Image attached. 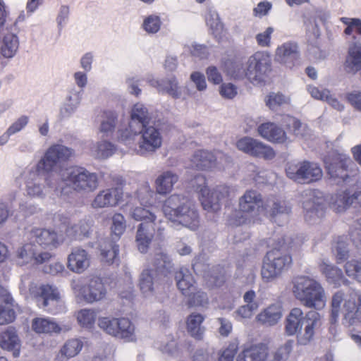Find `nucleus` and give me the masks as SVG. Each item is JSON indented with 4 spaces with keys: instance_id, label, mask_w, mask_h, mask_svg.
<instances>
[{
    "instance_id": "obj_29",
    "label": "nucleus",
    "mask_w": 361,
    "mask_h": 361,
    "mask_svg": "<svg viewBox=\"0 0 361 361\" xmlns=\"http://www.w3.org/2000/svg\"><path fill=\"white\" fill-rule=\"evenodd\" d=\"M29 239L44 247H56L59 244V235L54 231L35 228L29 234Z\"/></svg>"
},
{
    "instance_id": "obj_58",
    "label": "nucleus",
    "mask_w": 361,
    "mask_h": 361,
    "mask_svg": "<svg viewBox=\"0 0 361 361\" xmlns=\"http://www.w3.org/2000/svg\"><path fill=\"white\" fill-rule=\"evenodd\" d=\"M188 305L189 307H205L209 303V299L206 293L197 290L189 293Z\"/></svg>"
},
{
    "instance_id": "obj_63",
    "label": "nucleus",
    "mask_w": 361,
    "mask_h": 361,
    "mask_svg": "<svg viewBox=\"0 0 361 361\" xmlns=\"http://www.w3.org/2000/svg\"><path fill=\"white\" fill-rule=\"evenodd\" d=\"M29 117L25 115H23L17 118L8 128V133L12 135L21 131L28 123Z\"/></svg>"
},
{
    "instance_id": "obj_5",
    "label": "nucleus",
    "mask_w": 361,
    "mask_h": 361,
    "mask_svg": "<svg viewBox=\"0 0 361 361\" xmlns=\"http://www.w3.org/2000/svg\"><path fill=\"white\" fill-rule=\"evenodd\" d=\"M292 284L293 295L303 306L317 310L324 307L326 293L318 281L308 276L300 275L293 279Z\"/></svg>"
},
{
    "instance_id": "obj_26",
    "label": "nucleus",
    "mask_w": 361,
    "mask_h": 361,
    "mask_svg": "<svg viewBox=\"0 0 361 361\" xmlns=\"http://www.w3.org/2000/svg\"><path fill=\"white\" fill-rule=\"evenodd\" d=\"M257 133L262 138L272 142L283 143L287 140L284 130L273 122H266L257 128Z\"/></svg>"
},
{
    "instance_id": "obj_15",
    "label": "nucleus",
    "mask_w": 361,
    "mask_h": 361,
    "mask_svg": "<svg viewBox=\"0 0 361 361\" xmlns=\"http://www.w3.org/2000/svg\"><path fill=\"white\" fill-rule=\"evenodd\" d=\"M248 80L254 85H262L271 71V57L266 51H257L247 59Z\"/></svg>"
},
{
    "instance_id": "obj_27",
    "label": "nucleus",
    "mask_w": 361,
    "mask_h": 361,
    "mask_svg": "<svg viewBox=\"0 0 361 361\" xmlns=\"http://www.w3.org/2000/svg\"><path fill=\"white\" fill-rule=\"evenodd\" d=\"M344 68L348 73L351 74H355L361 70V40L349 45Z\"/></svg>"
},
{
    "instance_id": "obj_38",
    "label": "nucleus",
    "mask_w": 361,
    "mask_h": 361,
    "mask_svg": "<svg viewBox=\"0 0 361 361\" xmlns=\"http://www.w3.org/2000/svg\"><path fill=\"white\" fill-rule=\"evenodd\" d=\"M178 288L182 294L187 296L195 290V280L190 271L186 268H180L175 274Z\"/></svg>"
},
{
    "instance_id": "obj_51",
    "label": "nucleus",
    "mask_w": 361,
    "mask_h": 361,
    "mask_svg": "<svg viewBox=\"0 0 361 361\" xmlns=\"http://www.w3.org/2000/svg\"><path fill=\"white\" fill-rule=\"evenodd\" d=\"M126 221L124 216L121 214H115L112 218L111 240L117 241L126 230Z\"/></svg>"
},
{
    "instance_id": "obj_31",
    "label": "nucleus",
    "mask_w": 361,
    "mask_h": 361,
    "mask_svg": "<svg viewBox=\"0 0 361 361\" xmlns=\"http://www.w3.org/2000/svg\"><path fill=\"white\" fill-rule=\"evenodd\" d=\"M154 235L152 224L140 223L136 231L135 243L141 253H147Z\"/></svg>"
},
{
    "instance_id": "obj_22",
    "label": "nucleus",
    "mask_w": 361,
    "mask_h": 361,
    "mask_svg": "<svg viewBox=\"0 0 361 361\" xmlns=\"http://www.w3.org/2000/svg\"><path fill=\"white\" fill-rule=\"evenodd\" d=\"M141 137L138 142L141 152H153L161 147L162 137L159 129L154 126H145L140 133Z\"/></svg>"
},
{
    "instance_id": "obj_16",
    "label": "nucleus",
    "mask_w": 361,
    "mask_h": 361,
    "mask_svg": "<svg viewBox=\"0 0 361 361\" xmlns=\"http://www.w3.org/2000/svg\"><path fill=\"white\" fill-rule=\"evenodd\" d=\"M71 286L75 294L89 303L102 300L106 294L102 280L98 277L91 279L86 285L79 281H73Z\"/></svg>"
},
{
    "instance_id": "obj_46",
    "label": "nucleus",
    "mask_w": 361,
    "mask_h": 361,
    "mask_svg": "<svg viewBox=\"0 0 361 361\" xmlns=\"http://www.w3.org/2000/svg\"><path fill=\"white\" fill-rule=\"evenodd\" d=\"M75 155L72 148L58 142L51 145L47 149L44 158H70Z\"/></svg>"
},
{
    "instance_id": "obj_57",
    "label": "nucleus",
    "mask_w": 361,
    "mask_h": 361,
    "mask_svg": "<svg viewBox=\"0 0 361 361\" xmlns=\"http://www.w3.org/2000/svg\"><path fill=\"white\" fill-rule=\"evenodd\" d=\"M104 119L102 121L100 131L108 135L114 130L117 118L116 114L112 111H105Z\"/></svg>"
},
{
    "instance_id": "obj_43",
    "label": "nucleus",
    "mask_w": 361,
    "mask_h": 361,
    "mask_svg": "<svg viewBox=\"0 0 361 361\" xmlns=\"http://www.w3.org/2000/svg\"><path fill=\"white\" fill-rule=\"evenodd\" d=\"M83 343L78 338H73L67 341L61 348L57 355L59 361H65L77 355L82 350Z\"/></svg>"
},
{
    "instance_id": "obj_13",
    "label": "nucleus",
    "mask_w": 361,
    "mask_h": 361,
    "mask_svg": "<svg viewBox=\"0 0 361 361\" xmlns=\"http://www.w3.org/2000/svg\"><path fill=\"white\" fill-rule=\"evenodd\" d=\"M286 173L288 178L298 183H310L322 177L321 167L314 162L307 160L298 164L288 163Z\"/></svg>"
},
{
    "instance_id": "obj_8",
    "label": "nucleus",
    "mask_w": 361,
    "mask_h": 361,
    "mask_svg": "<svg viewBox=\"0 0 361 361\" xmlns=\"http://www.w3.org/2000/svg\"><path fill=\"white\" fill-rule=\"evenodd\" d=\"M342 304L345 323L350 326L361 322V293L358 294L355 291L344 293L340 290L335 293L332 297L330 316L331 324L337 323Z\"/></svg>"
},
{
    "instance_id": "obj_28",
    "label": "nucleus",
    "mask_w": 361,
    "mask_h": 361,
    "mask_svg": "<svg viewBox=\"0 0 361 361\" xmlns=\"http://www.w3.org/2000/svg\"><path fill=\"white\" fill-rule=\"evenodd\" d=\"M283 316V307L279 303L269 305L257 316L256 321L265 326H272L278 324Z\"/></svg>"
},
{
    "instance_id": "obj_18",
    "label": "nucleus",
    "mask_w": 361,
    "mask_h": 361,
    "mask_svg": "<svg viewBox=\"0 0 361 361\" xmlns=\"http://www.w3.org/2000/svg\"><path fill=\"white\" fill-rule=\"evenodd\" d=\"M51 257L49 252H37L36 246L31 242L26 243L16 250L15 260L18 265L27 264H42L48 262Z\"/></svg>"
},
{
    "instance_id": "obj_20",
    "label": "nucleus",
    "mask_w": 361,
    "mask_h": 361,
    "mask_svg": "<svg viewBox=\"0 0 361 361\" xmlns=\"http://www.w3.org/2000/svg\"><path fill=\"white\" fill-rule=\"evenodd\" d=\"M163 278L156 274L152 269H144L140 276L139 286L145 298L155 295L160 291Z\"/></svg>"
},
{
    "instance_id": "obj_3",
    "label": "nucleus",
    "mask_w": 361,
    "mask_h": 361,
    "mask_svg": "<svg viewBox=\"0 0 361 361\" xmlns=\"http://www.w3.org/2000/svg\"><path fill=\"white\" fill-rule=\"evenodd\" d=\"M162 210L165 217L174 226H181L196 231L200 226L197 206L189 197L173 194L164 202Z\"/></svg>"
},
{
    "instance_id": "obj_23",
    "label": "nucleus",
    "mask_w": 361,
    "mask_h": 361,
    "mask_svg": "<svg viewBox=\"0 0 361 361\" xmlns=\"http://www.w3.org/2000/svg\"><path fill=\"white\" fill-rule=\"evenodd\" d=\"M31 329L37 334H51L67 331L70 327L65 325L60 326L53 318L39 317L32 319Z\"/></svg>"
},
{
    "instance_id": "obj_64",
    "label": "nucleus",
    "mask_w": 361,
    "mask_h": 361,
    "mask_svg": "<svg viewBox=\"0 0 361 361\" xmlns=\"http://www.w3.org/2000/svg\"><path fill=\"white\" fill-rule=\"evenodd\" d=\"M16 319V312L10 307L0 305V325L11 323Z\"/></svg>"
},
{
    "instance_id": "obj_35",
    "label": "nucleus",
    "mask_w": 361,
    "mask_h": 361,
    "mask_svg": "<svg viewBox=\"0 0 361 361\" xmlns=\"http://www.w3.org/2000/svg\"><path fill=\"white\" fill-rule=\"evenodd\" d=\"M83 95V90L72 88L69 90L66 103L60 110L62 118L70 117L78 108Z\"/></svg>"
},
{
    "instance_id": "obj_47",
    "label": "nucleus",
    "mask_w": 361,
    "mask_h": 361,
    "mask_svg": "<svg viewBox=\"0 0 361 361\" xmlns=\"http://www.w3.org/2000/svg\"><path fill=\"white\" fill-rule=\"evenodd\" d=\"M152 207H135L131 211V216L137 221H143L142 223L154 224H156V215L151 210Z\"/></svg>"
},
{
    "instance_id": "obj_59",
    "label": "nucleus",
    "mask_w": 361,
    "mask_h": 361,
    "mask_svg": "<svg viewBox=\"0 0 361 361\" xmlns=\"http://www.w3.org/2000/svg\"><path fill=\"white\" fill-rule=\"evenodd\" d=\"M239 348V341L236 338L231 341L227 347L219 353L218 361H233Z\"/></svg>"
},
{
    "instance_id": "obj_53",
    "label": "nucleus",
    "mask_w": 361,
    "mask_h": 361,
    "mask_svg": "<svg viewBox=\"0 0 361 361\" xmlns=\"http://www.w3.org/2000/svg\"><path fill=\"white\" fill-rule=\"evenodd\" d=\"M265 102L270 109L275 111L281 105L288 104L290 98L280 92H271L267 96Z\"/></svg>"
},
{
    "instance_id": "obj_30",
    "label": "nucleus",
    "mask_w": 361,
    "mask_h": 361,
    "mask_svg": "<svg viewBox=\"0 0 361 361\" xmlns=\"http://www.w3.org/2000/svg\"><path fill=\"white\" fill-rule=\"evenodd\" d=\"M147 82L161 93H166L173 98H179L181 92L178 82L174 76H170L161 80L147 78Z\"/></svg>"
},
{
    "instance_id": "obj_60",
    "label": "nucleus",
    "mask_w": 361,
    "mask_h": 361,
    "mask_svg": "<svg viewBox=\"0 0 361 361\" xmlns=\"http://www.w3.org/2000/svg\"><path fill=\"white\" fill-rule=\"evenodd\" d=\"M207 25L214 32H218L222 30L223 25L220 20L219 14L216 11L209 9L205 16Z\"/></svg>"
},
{
    "instance_id": "obj_55",
    "label": "nucleus",
    "mask_w": 361,
    "mask_h": 361,
    "mask_svg": "<svg viewBox=\"0 0 361 361\" xmlns=\"http://www.w3.org/2000/svg\"><path fill=\"white\" fill-rule=\"evenodd\" d=\"M340 21L346 25L343 32L346 35H351L353 32L361 35V19L356 18L342 17Z\"/></svg>"
},
{
    "instance_id": "obj_61",
    "label": "nucleus",
    "mask_w": 361,
    "mask_h": 361,
    "mask_svg": "<svg viewBox=\"0 0 361 361\" xmlns=\"http://www.w3.org/2000/svg\"><path fill=\"white\" fill-rule=\"evenodd\" d=\"M274 32L272 27H268L264 32L258 33L256 37V41L259 46L262 47H268L271 44V36Z\"/></svg>"
},
{
    "instance_id": "obj_17",
    "label": "nucleus",
    "mask_w": 361,
    "mask_h": 361,
    "mask_svg": "<svg viewBox=\"0 0 361 361\" xmlns=\"http://www.w3.org/2000/svg\"><path fill=\"white\" fill-rule=\"evenodd\" d=\"M236 147L244 153L258 158H273L275 156L274 149L268 145L249 136L239 139Z\"/></svg>"
},
{
    "instance_id": "obj_11",
    "label": "nucleus",
    "mask_w": 361,
    "mask_h": 361,
    "mask_svg": "<svg viewBox=\"0 0 361 361\" xmlns=\"http://www.w3.org/2000/svg\"><path fill=\"white\" fill-rule=\"evenodd\" d=\"M305 221L309 224L319 221L325 214V201L323 193L317 189H305L301 192Z\"/></svg>"
},
{
    "instance_id": "obj_14",
    "label": "nucleus",
    "mask_w": 361,
    "mask_h": 361,
    "mask_svg": "<svg viewBox=\"0 0 361 361\" xmlns=\"http://www.w3.org/2000/svg\"><path fill=\"white\" fill-rule=\"evenodd\" d=\"M99 326L106 334L116 338L130 342L135 339V326L125 317H102L99 319Z\"/></svg>"
},
{
    "instance_id": "obj_33",
    "label": "nucleus",
    "mask_w": 361,
    "mask_h": 361,
    "mask_svg": "<svg viewBox=\"0 0 361 361\" xmlns=\"http://www.w3.org/2000/svg\"><path fill=\"white\" fill-rule=\"evenodd\" d=\"M0 345L3 349L12 351L13 357L19 356L20 341L14 328L9 326L0 333Z\"/></svg>"
},
{
    "instance_id": "obj_34",
    "label": "nucleus",
    "mask_w": 361,
    "mask_h": 361,
    "mask_svg": "<svg viewBox=\"0 0 361 361\" xmlns=\"http://www.w3.org/2000/svg\"><path fill=\"white\" fill-rule=\"evenodd\" d=\"M151 120V116L148 109L141 103L134 104L130 111V123L135 130H142L145 126H148Z\"/></svg>"
},
{
    "instance_id": "obj_56",
    "label": "nucleus",
    "mask_w": 361,
    "mask_h": 361,
    "mask_svg": "<svg viewBox=\"0 0 361 361\" xmlns=\"http://www.w3.org/2000/svg\"><path fill=\"white\" fill-rule=\"evenodd\" d=\"M95 319L96 314L94 311L90 309H82L77 314V319L80 325L87 329L92 328Z\"/></svg>"
},
{
    "instance_id": "obj_45",
    "label": "nucleus",
    "mask_w": 361,
    "mask_h": 361,
    "mask_svg": "<svg viewBox=\"0 0 361 361\" xmlns=\"http://www.w3.org/2000/svg\"><path fill=\"white\" fill-rule=\"evenodd\" d=\"M226 70L227 73L234 79H243L248 80V65L244 66L243 63L239 59L230 61L226 63Z\"/></svg>"
},
{
    "instance_id": "obj_41",
    "label": "nucleus",
    "mask_w": 361,
    "mask_h": 361,
    "mask_svg": "<svg viewBox=\"0 0 361 361\" xmlns=\"http://www.w3.org/2000/svg\"><path fill=\"white\" fill-rule=\"evenodd\" d=\"M319 269L329 283L339 285L341 281H347L344 278L342 269L334 264L323 261L319 264Z\"/></svg>"
},
{
    "instance_id": "obj_24",
    "label": "nucleus",
    "mask_w": 361,
    "mask_h": 361,
    "mask_svg": "<svg viewBox=\"0 0 361 361\" xmlns=\"http://www.w3.org/2000/svg\"><path fill=\"white\" fill-rule=\"evenodd\" d=\"M123 198L120 188H111L100 191L92 202L93 208H104L116 206Z\"/></svg>"
},
{
    "instance_id": "obj_40",
    "label": "nucleus",
    "mask_w": 361,
    "mask_h": 361,
    "mask_svg": "<svg viewBox=\"0 0 361 361\" xmlns=\"http://www.w3.org/2000/svg\"><path fill=\"white\" fill-rule=\"evenodd\" d=\"M178 180V176L171 171L162 173L155 181L157 192L160 195L169 193Z\"/></svg>"
},
{
    "instance_id": "obj_7",
    "label": "nucleus",
    "mask_w": 361,
    "mask_h": 361,
    "mask_svg": "<svg viewBox=\"0 0 361 361\" xmlns=\"http://www.w3.org/2000/svg\"><path fill=\"white\" fill-rule=\"evenodd\" d=\"M320 314L317 311L310 310L304 316L299 307L293 308L286 319L285 331L288 336H294L300 332L305 325L304 333L298 335V343L305 345L310 343L314 335V329L319 325Z\"/></svg>"
},
{
    "instance_id": "obj_4",
    "label": "nucleus",
    "mask_w": 361,
    "mask_h": 361,
    "mask_svg": "<svg viewBox=\"0 0 361 361\" xmlns=\"http://www.w3.org/2000/svg\"><path fill=\"white\" fill-rule=\"evenodd\" d=\"M61 159V168L59 169L60 181V195H68L71 190L79 193L94 192L99 186L98 174L91 172L83 167H63V161Z\"/></svg>"
},
{
    "instance_id": "obj_54",
    "label": "nucleus",
    "mask_w": 361,
    "mask_h": 361,
    "mask_svg": "<svg viewBox=\"0 0 361 361\" xmlns=\"http://www.w3.org/2000/svg\"><path fill=\"white\" fill-rule=\"evenodd\" d=\"M293 345L294 341H286L273 353V359L270 361H286L293 350Z\"/></svg>"
},
{
    "instance_id": "obj_48",
    "label": "nucleus",
    "mask_w": 361,
    "mask_h": 361,
    "mask_svg": "<svg viewBox=\"0 0 361 361\" xmlns=\"http://www.w3.org/2000/svg\"><path fill=\"white\" fill-rule=\"evenodd\" d=\"M155 193L148 183H145L137 189L136 197L141 206L152 207L155 202L154 196Z\"/></svg>"
},
{
    "instance_id": "obj_37",
    "label": "nucleus",
    "mask_w": 361,
    "mask_h": 361,
    "mask_svg": "<svg viewBox=\"0 0 361 361\" xmlns=\"http://www.w3.org/2000/svg\"><path fill=\"white\" fill-rule=\"evenodd\" d=\"M204 317L200 313H192L187 318V330L189 334L196 340L203 339L205 328L202 325Z\"/></svg>"
},
{
    "instance_id": "obj_1",
    "label": "nucleus",
    "mask_w": 361,
    "mask_h": 361,
    "mask_svg": "<svg viewBox=\"0 0 361 361\" xmlns=\"http://www.w3.org/2000/svg\"><path fill=\"white\" fill-rule=\"evenodd\" d=\"M347 159H324L325 167L333 183L348 187L342 194L338 193L332 198V207L336 212L344 211L354 203L361 194L358 178L355 174L349 175L345 168Z\"/></svg>"
},
{
    "instance_id": "obj_42",
    "label": "nucleus",
    "mask_w": 361,
    "mask_h": 361,
    "mask_svg": "<svg viewBox=\"0 0 361 361\" xmlns=\"http://www.w3.org/2000/svg\"><path fill=\"white\" fill-rule=\"evenodd\" d=\"M116 241L110 238H105L100 243L99 250L102 260L108 264H112L118 255V245Z\"/></svg>"
},
{
    "instance_id": "obj_36",
    "label": "nucleus",
    "mask_w": 361,
    "mask_h": 361,
    "mask_svg": "<svg viewBox=\"0 0 361 361\" xmlns=\"http://www.w3.org/2000/svg\"><path fill=\"white\" fill-rule=\"evenodd\" d=\"M152 269L156 274L165 279L168 274H171L173 269V264L171 257L166 253L160 252L157 253L154 257Z\"/></svg>"
},
{
    "instance_id": "obj_2",
    "label": "nucleus",
    "mask_w": 361,
    "mask_h": 361,
    "mask_svg": "<svg viewBox=\"0 0 361 361\" xmlns=\"http://www.w3.org/2000/svg\"><path fill=\"white\" fill-rule=\"evenodd\" d=\"M60 161L61 159H40L36 170H31L25 177V190L28 196L43 198L47 193L44 183L56 195H60L58 171L61 168Z\"/></svg>"
},
{
    "instance_id": "obj_10",
    "label": "nucleus",
    "mask_w": 361,
    "mask_h": 361,
    "mask_svg": "<svg viewBox=\"0 0 361 361\" xmlns=\"http://www.w3.org/2000/svg\"><path fill=\"white\" fill-rule=\"evenodd\" d=\"M192 185L200 193V200L204 209L217 212L221 202L229 195L230 189L227 185H219L209 192L206 185V178L200 173L195 175Z\"/></svg>"
},
{
    "instance_id": "obj_49",
    "label": "nucleus",
    "mask_w": 361,
    "mask_h": 361,
    "mask_svg": "<svg viewBox=\"0 0 361 361\" xmlns=\"http://www.w3.org/2000/svg\"><path fill=\"white\" fill-rule=\"evenodd\" d=\"M344 269L349 278L361 283V257H355L347 260Z\"/></svg>"
},
{
    "instance_id": "obj_52",
    "label": "nucleus",
    "mask_w": 361,
    "mask_h": 361,
    "mask_svg": "<svg viewBox=\"0 0 361 361\" xmlns=\"http://www.w3.org/2000/svg\"><path fill=\"white\" fill-rule=\"evenodd\" d=\"M133 124L129 122L128 128L119 130L118 132V140L125 144L129 145L135 141V137L142 133V130H135Z\"/></svg>"
},
{
    "instance_id": "obj_25",
    "label": "nucleus",
    "mask_w": 361,
    "mask_h": 361,
    "mask_svg": "<svg viewBox=\"0 0 361 361\" xmlns=\"http://www.w3.org/2000/svg\"><path fill=\"white\" fill-rule=\"evenodd\" d=\"M90 263V256L81 247H75L68 256V268L73 272L81 274L86 270Z\"/></svg>"
},
{
    "instance_id": "obj_44",
    "label": "nucleus",
    "mask_w": 361,
    "mask_h": 361,
    "mask_svg": "<svg viewBox=\"0 0 361 361\" xmlns=\"http://www.w3.org/2000/svg\"><path fill=\"white\" fill-rule=\"evenodd\" d=\"M332 250L336 256L337 263L340 264L349 257V243L347 237L338 236L334 239Z\"/></svg>"
},
{
    "instance_id": "obj_12",
    "label": "nucleus",
    "mask_w": 361,
    "mask_h": 361,
    "mask_svg": "<svg viewBox=\"0 0 361 361\" xmlns=\"http://www.w3.org/2000/svg\"><path fill=\"white\" fill-rule=\"evenodd\" d=\"M264 210L262 196L255 190H247L239 199V211L235 212L230 219V223L240 226L246 222L248 216H253Z\"/></svg>"
},
{
    "instance_id": "obj_19",
    "label": "nucleus",
    "mask_w": 361,
    "mask_h": 361,
    "mask_svg": "<svg viewBox=\"0 0 361 361\" xmlns=\"http://www.w3.org/2000/svg\"><path fill=\"white\" fill-rule=\"evenodd\" d=\"M57 220L60 221V224L57 225L60 232H64L67 236L71 238L81 240L90 234V225L85 220H81L78 224H73L68 217L61 214H58L55 217V221Z\"/></svg>"
},
{
    "instance_id": "obj_62",
    "label": "nucleus",
    "mask_w": 361,
    "mask_h": 361,
    "mask_svg": "<svg viewBox=\"0 0 361 361\" xmlns=\"http://www.w3.org/2000/svg\"><path fill=\"white\" fill-rule=\"evenodd\" d=\"M272 8V4L268 1H260L253 8L252 14L257 18H262L269 14Z\"/></svg>"
},
{
    "instance_id": "obj_9",
    "label": "nucleus",
    "mask_w": 361,
    "mask_h": 361,
    "mask_svg": "<svg viewBox=\"0 0 361 361\" xmlns=\"http://www.w3.org/2000/svg\"><path fill=\"white\" fill-rule=\"evenodd\" d=\"M28 281L29 277L27 276L21 278L19 285L20 293L25 295L27 293V287L26 282L27 281L29 283V294L31 297L35 298L37 306L50 313H57L59 312L58 307H61L62 305L60 293L58 288L48 284L37 286Z\"/></svg>"
},
{
    "instance_id": "obj_21",
    "label": "nucleus",
    "mask_w": 361,
    "mask_h": 361,
    "mask_svg": "<svg viewBox=\"0 0 361 361\" xmlns=\"http://www.w3.org/2000/svg\"><path fill=\"white\" fill-rule=\"evenodd\" d=\"M275 60L287 68H292L300 63V51L298 44L286 42L276 49Z\"/></svg>"
},
{
    "instance_id": "obj_6",
    "label": "nucleus",
    "mask_w": 361,
    "mask_h": 361,
    "mask_svg": "<svg viewBox=\"0 0 361 361\" xmlns=\"http://www.w3.org/2000/svg\"><path fill=\"white\" fill-rule=\"evenodd\" d=\"M289 245L283 237L268 251L263 260L261 274L265 282H270L288 270L292 264V257L288 252Z\"/></svg>"
},
{
    "instance_id": "obj_32",
    "label": "nucleus",
    "mask_w": 361,
    "mask_h": 361,
    "mask_svg": "<svg viewBox=\"0 0 361 361\" xmlns=\"http://www.w3.org/2000/svg\"><path fill=\"white\" fill-rule=\"evenodd\" d=\"M268 355L269 350L265 345H252L240 352L235 361H266Z\"/></svg>"
},
{
    "instance_id": "obj_39",
    "label": "nucleus",
    "mask_w": 361,
    "mask_h": 361,
    "mask_svg": "<svg viewBox=\"0 0 361 361\" xmlns=\"http://www.w3.org/2000/svg\"><path fill=\"white\" fill-rule=\"evenodd\" d=\"M264 211L274 217L277 215L288 214L291 211V207L285 200L271 197L267 200L264 205Z\"/></svg>"
},
{
    "instance_id": "obj_50",
    "label": "nucleus",
    "mask_w": 361,
    "mask_h": 361,
    "mask_svg": "<svg viewBox=\"0 0 361 361\" xmlns=\"http://www.w3.org/2000/svg\"><path fill=\"white\" fill-rule=\"evenodd\" d=\"M161 24L159 15L150 14L144 18L142 27L148 34H156L160 30Z\"/></svg>"
}]
</instances>
